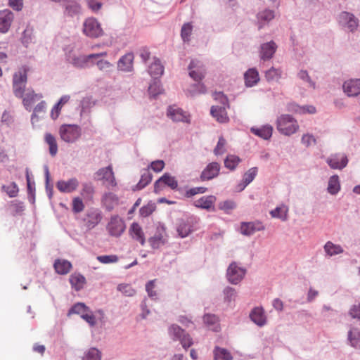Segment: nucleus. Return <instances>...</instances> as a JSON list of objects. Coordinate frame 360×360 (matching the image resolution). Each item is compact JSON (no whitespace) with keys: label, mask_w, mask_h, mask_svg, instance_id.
Returning a JSON list of instances; mask_svg holds the SVG:
<instances>
[{"label":"nucleus","mask_w":360,"mask_h":360,"mask_svg":"<svg viewBox=\"0 0 360 360\" xmlns=\"http://www.w3.org/2000/svg\"><path fill=\"white\" fill-rule=\"evenodd\" d=\"M300 127L297 121L290 115H281L277 118L276 129L283 135L290 136L295 134Z\"/></svg>","instance_id":"1"},{"label":"nucleus","mask_w":360,"mask_h":360,"mask_svg":"<svg viewBox=\"0 0 360 360\" xmlns=\"http://www.w3.org/2000/svg\"><path fill=\"white\" fill-rule=\"evenodd\" d=\"M214 98L219 99L222 105H213L211 108V115L220 123H226L229 118L226 112V108L229 107L227 98L221 93H215Z\"/></svg>","instance_id":"2"},{"label":"nucleus","mask_w":360,"mask_h":360,"mask_svg":"<svg viewBox=\"0 0 360 360\" xmlns=\"http://www.w3.org/2000/svg\"><path fill=\"white\" fill-rule=\"evenodd\" d=\"M58 132L60 139L66 143H75L82 135L81 128L77 124H62Z\"/></svg>","instance_id":"3"},{"label":"nucleus","mask_w":360,"mask_h":360,"mask_svg":"<svg viewBox=\"0 0 360 360\" xmlns=\"http://www.w3.org/2000/svg\"><path fill=\"white\" fill-rule=\"evenodd\" d=\"M168 332L174 340H179L180 342L184 349H187L193 345L192 337L178 325H171Z\"/></svg>","instance_id":"4"},{"label":"nucleus","mask_w":360,"mask_h":360,"mask_svg":"<svg viewBox=\"0 0 360 360\" xmlns=\"http://www.w3.org/2000/svg\"><path fill=\"white\" fill-rule=\"evenodd\" d=\"M97 180L102 181L103 184L108 188L117 186V181L112 165L99 169L96 173Z\"/></svg>","instance_id":"5"},{"label":"nucleus","mask_w":360,"mask_h":360,"mask_svg":"<svg viewBox=\"0 0 360 360\" xmlns=\"http://www.w3.org/2000/svg\"><path fill=\"white\" fill-rule=\"evenodd\" d=\"M84 34L91 38H98L103 35L101 24L94 18H89L83 24Z\"/></svg>","instance_id":"6"},{"label":"nucleus","mask_w":360,"mask_h":360,"mask_svg":"<svg viewBox=\"0 0 360 360\" xmlns=\"http://www.w3.org/2000/svg\"><path fill=\"white\" fill-rule=\"evenodd\" d=\"M189 76L196 82L201 81L205 76L206 68L202 61L192 60L188 65Z\"/></svg>","instance_id":"7"},{"label":"nucleus","mask_w":360,"mask_h":360,"mask_svg":"<svg viewBox=\"0 0 360 360\" xmlns=\"http://www.w3.org/2000/svg\"><path fill=\"white\" fill-rule=\"evenodd\" d=\"M106 229L112 236H120L125 230L124 221L119 216L111 217L107 224Z\"/></svg>","instance_id":"8"},{"label":"nucleus","mask_w":360,"mask_h":360,"mask_svg":"<svg viewBox=\"0 0 360 360\" xmlns=\"http://www.w3.org/2000/svg\"><path fill=\"white\" fill-rule=\"evenodd\" d=\"M164 186H167L171 189L175 190L178 187V181L174 176H171L168 173H165L155 182V193H159L162 190Z\"/></svg>","instance_id":"9"},{"label":"nucleus","mask_w":360,"mask_h":360,"mask_svg":"<svg viewBox=\"0 0 360 360\" xmlns=\"http://www.w3.org/2000/svg\"><path fill=\"white\" fill-rule=\"evenodd\" d=\"M245 271V269L239 267L236 262H232L227 269V278L232 284H237L243 279Z\"/></svg>","instance_id":"10"},{"label":"nucleus","mask_w":360,"mask_h":360,"mask_svg":"<svg viewBox=\"0 0 360 360\" xmlns=\"http://www.w3.org/2000/svg\"><path fill=\"white\" fill-rule=\"evenodd\" d=\"M106 55V52H103L101 53L89 54L88 56H79L77 57H74L72 58V63L76 68H86L93 64L92 59L98 58L101 56H105Z\"/></svg>","instance_id":"11"},{"label":"nucleus","mask_w":360,"mask_h":360,"mask_svg":"<svg viewBox=\"0 0 360 360\" xmlns=\"http://www.w3.org/2000/svg\"><path fill=\"white\" fill-rule=\"evenodd\" d=\"M220 168V165L216 162L208 164L200 174V181H210L217 177L219 174Z\"/></svg>","instance_id":"12"},{"label":"nucleus","mask_w":360,"mask_h":360,"mask_svg":"<svg viewBox=\"0 0 360 360\" xmlns=\"http://www.w3.org/2000/svg\"><path fill=\"white\" fill-rule=\"evenodd\" d=\"M79 185L77 178H71L68 180H60L56 183V188L61 193H70L78 188Z\"/></svg>","instance_id":"13"},{"label":"nucleus","mask_w":360,"mask_h":360,"mask_svg":"<svg viewBox=\"0 0 360 360\" xmlns=\"http://www.w3.org/2000/svg\"><path fill=\"white\" fill-rule=\"evenodd\" d=\"M102 218L101 212L98 209H93L88 211L84 221L88 229H92L101 222Z\"/></svg>","instance_id":"14"},{"label":"nucleus","mask_w":360,"mask_h":360,"mask_svg":"<svg viewBox=\"0 0 360 360\" xmlns=\"http://www.w3.org/2000/svg\"><path fill=\"white\" fill-rule=\"evenodd\" d=\"M167 115L174 122H190L189 115L176 106H169L167 109Z\"/></svg>","instance_id":"15"},{"label":"nucleus","mask_w":360,"mask_h":360,"mask_svg":"<svg viewBox=\"0 0 360 360\" xmlns=\"http://www.w3.org/2000/svg\"><path fill=\"white\" fill-rule=\"evenodd\" d=\"M14 18L13 13L9 10L0 11V32L6 33L12 24Z\"/></svg>","instance_id":"16"},{"label":"nucleus","mask_w":360,"mask_h":360,"mask_svg":"<svg viewBox=\"0 0 360 360\" xmlns=\"http://www.w3.org/2000/svg\"><path fill=\"white\" fill-rule=\"evenodd\" d=\"M326 162L330 168L333 169H342L347 166L348 160L347 156L344 154H335L328 158Z\"/></svg>","instance_id":"17"},{"label":"nucleus","mask_w":360,"mask_h":360,"mask_svg":"<svg viewBox=\"0 0 360 360\" xmlns=\"http://www.w3.org/2000/svg\"><path fill=\"white\" fill-rule=\"evenodd\" d=\"M195 223V219L193 218L181 221L177 227L179 235L181 238L188 236L193 231V226Z\"/></svg>","instance_id":"18"},{"label":"nucleus","mask_w":360,"mask_h":360,"mask_svg":"<svg viewBox=\"0 0 360 360\" xmlns=\"http://www.w3.org/2000/svg\"><path fill=\"white\" fill-rule=\"evenodd\" d=\"M264 226L260 221L243 222L240 225V232L245 236H250L256 231H262Z\"/></svg>","instance_id":"19"},{"label":"nucleus","mask_w":360,"mask_h":360,"mask_svg":"<svg viewBox=\"0 0 360 360\" xmlns=\"http://www.w3.org/2000/svg\"><path fill=\"white\" fill-rule=\"evenodd\" d=\"M345 93L348 96H355L360 94V79H350L343 84Z\"/></svg>","instance_id":"20"},{"label":"nucleus","mask_w":360,"mask_h":360,"mask_svg":"<svg viewBox=\"0 0 360 360\" xmlns=\"http://www.w3.org/2000/svg\"><path fill=\"white\" fill-rule=\"evenodd\" d=\"M216 197L214 195L203 196L194 202V205L198 208L207 210H214Z\"/></svg>","instance_id":"21"},{"label":"nucleus","mask_w":360,"mask_h":360,"mask_svg":"<svg viewBox=\"0 0 360 360\" xmlns=\"http://www.w3.org/2000/svg\"><path fill=\"white\" fill-rule=\"evenodd\" d=\"M277 49L276 43L271 41L261 45L260 57L262 60L271 59L275 53Z\"/></svg>","instance_id":"22"},{"label":"nucleus","mask_w":360,"mask_h":360,"mask_svg":"<svg viewBox=\"0 0 360 360\" xmlns=\"http://www.w3.org/2000/svg\"><path fill=\"white\" fill-rule=\"evenodd\" d=\"M339 18L341 22L346 23L347 25V27L352 32L355 30L358 27V20L352 13L342 12L340 13Z\"/></svg>","instance_id":"23"},{"label":"nucleus","mask_w":360,"mask_h":360,"mask_svg":"<svg viewBox=\"0 0 360 360\" xmlns=\"http://www.w3.org/2000/svg\"><path fill=\"white\" fill-rule=\"evenodd\" d=\"M134 55L129 53L122 56L118 61V68L122 71L129 72L133 69Z\"/></svg>","instance_id":"24"},{"label":"nucleus","mask_w":360,"mask_h":360,"mask_svg":"<svg viewBox=\"0 0 360 360\" xmlns=\"http://www.w3.org/2000/svg\"><path fill=\"white\" fill-rule=\"evenodd\" d=\"M130 234L133 239L139 242L141 245L145 244V236L141 226L136 222L132 223L129 229Z\"/></svg>","instance_id":"25"},{"label":"nucleus","mask_w":360,"mask_h":360,"mask_svg":"<svg viewBox=\"0 0 360 360\" xmlns=\"http://www.w3.org/2000/svg\"><path fill=\"white\" fill-rule=\"evenodd\" d=\"M250 131L255 135L267 140L272 136L273 127L269 124H266L260 128L252 127Z\"/></svg>","instance_id":"26"},{"label":"nucleus","mask_w":360,"mask_h":360,"mask_svg":"<svg viewBox=\"0 0 360 360\" xmlns=\"http://www.w3.org/2000/svg\"><path fill=\"white\" fill-rule=\"evenodd\" d=\"M251 320L259 326L265 325L266 319L262 308H255L250 314Z\"/></svg>","instance_id":"27"},{"label":"nucleus","mask_w":360,"mask_h":360,"mask_svg":"<svg viewBox=\"0 0 360 360\" xmlns=\"http://www.w3.org/2000/svg\"><path fill=\"white\" fill-rule=\"evenodd\" d=\"M53 266L56 273L60 275L68 274L72 269V264L70 262L60 259L55 261Z\"/></svg>","instance_id":"28"},{"label":"nucleus","mask_w":360,"mask_h":360,"mask_svg":"<svg viewBox=\"0 0 360 360\" xmlns=\"http://www.w3.org/2000/svg\"><path fill=\"white\" fill-rule=\"evenodd\" d=\"M42 98L41 94H36L34 91H29L22 97V102L25 108L31 110L33 104Z\"/></svg>","instance_id":"29"},{"label":"nucleus","mask_w":360,"mask_h":360,"mask_svg":"<svg viewBox=\"0 0 360 360\" xmlns=\"http://www.w3.org/2000/svg\"><path fill=\"white\" fill-rule=\"evenodd\" d=\"M25 210V205L22 202L19 200H13L10 202L8 206V212L12 217L21 215Z\"/></svg>","instance_id":"30"},{"label":"nucleus","mask_w":360,"mask_h":360,"mask_svg":"<svg viewBox=\"0 0 360 360\" xmlns=\"http://www.w3.org/2000/svg\"><path fill=\"white\" fill-rule=\"evenodd\" d=\"M275 17L274 12L272 10L265 9L257 14V21L259 29H261L265 24L268 23Z\"/></svg>","instance_id":"31"},{"label":"nucleus","mask_w":360,"mask_h":360,"mask_svg":"<svg viewBox=\"0 0 360 360\" xmlns=\"http://www.w3.org/2000/svg\"><path fill=\"white\" fill-rule=\"evenodd\" d=\"M72 287L77 291L82 289L86 283V278L80 274L75 273L70 276Z\"/></svg>","instance_id":"32"},{"label":"nucleus","mask_w":360,"mask_h":360,"mask_svg":"<svg viewBox=\"0 0 360 360\" xmlns=\"http://www.w3.org/2000/svg\"><path fill=\"white\" fill-rule=\"evenodd\" d=\"M245 84L248 86H252L259 80V73L255 68L249 69L245 74Z\"/></svg>","instance_id":"33"},{"label":"nucleus","mask_w":360,"mask_h":360,"mask_svg":"<svg viewBox=\"0 0 360 360\" xmlns=\"http://www.w3.org/2000/svg\"><path fill=\"white\" fill-rule=\"evenodd\" d=\"M28 68L25 66L20 68L13 76V83H20L26 85Z\"/></svg>","instance_id":"34"},{"label":"nucleus","mask_w":360,"mask_h":360,"mask_svg":"<svg viewBox=\"0 0 360 360\" xmlns=\"http://www.w3.org/2000/svg\"><path fill=\"white\" fill-rule=\"evenodd\" d=\"M164 72V67L158 59L155 58L154 61L149 66L148 72L153 77H160Z\"/></svg>","instance_id":"35"},{"label":"nucleus","mask_w":360,"mask_h":360,"mask_svg":"<svg viewBox=\"0 0 360 360\" xmlns=\"http://www.w3.org/2000/svg\"><path fill=\"white\" fill-rule=\"evenodd\" d=\"M323 248L326 255L330 257L341 254L344 252L343 248L340 245L334 244L331 241H328Z\"/></svg>","instance_id":"36"},{"label":"nucleus","mask_w":360,"mask_h":360,"mask_svg":"<svg viewBox=\"0 0 360 360\" xmlns=\"http://www.w3.org/2000/svg\"><path fill=\"white\" fill-rule=\"evenodd\" d=\"M288 207L282 205L270 212V214L274 218H278L282 221H286L288 219Z\"/></svg>","instance_id":"37"},{"label":"nucleus","mask_w":360,"mask_h":360,"mask_svg":"<svg viewBox=\"0 0 360 360\" xmlns=\"http://www.w3.org/2000/svg\"><path fill=\"white\" fill-rule=\"evenodd\" d=\"M214 360H232L231 353L224 348L216 347L214 349Z\"/></svg>","instance_id":"38"},{"label":"nucleus","mask_w":360,"mask_h":360,"mask_svg":"<svg viewBox=\"0 0 360 360\" xmlns=\"http://www.w3.org/2000/svg\"><path fill=\"white\" fill-rule=\"evenodd\" d=\"M95 193V189L92 184L84 183L80 192L81 195L86 200H91Z\"/></svg>","instance_id":"39"},{"label":"nucleus","mask_w":360,"mask_h":360,"mask_svg":"<svg viewBox=\"0 0 360 360\" xmlns=\"http://www.w3.org/2000/svg\"><path fill=\"white\" fill-rule=\"evenodd\" d=\"M1 190L6 193L10 198H15L18 195L19 188L15 182H10L6 185H3Z\"/></svg>","instance_id":"40"},{"label":"nucleus","mask_w":360,"mask_h":360,"mask_svg":"<svg viewBox=\"0 0 360 360\" xmlns=\"http://www.w3.org/2000/svg\"><path fill=\"white\" fill-rule=\"evenodd\" d=\"M204 323L212 330L217 331L219 329L218 318L214 314H205L203 316Z\"/></svg>","instance_id":"41"},{"label":"nucleus","mask_w":360,"mask_h":360,"mask_svg":"<svg viewBox=\"0 0 360 360\" xmlns=\"http://www.w3.org/2000/svg\"><path fill=\"white\" fill-rule=\"evenodd\" d=\"M340 189V184L339 181V177L338 175L332 176L328 181V191L332 194L335 195L339 192Z\"/></svg>","instance_id":"42"},{"label":"nucleus","mask_w":360,"mask_h":360,"mask_svg":"<svg viewBox=\"0 0 360 360\" xmlns=\"http://www.w3.org/2000/svg\"><path fill=\"white\" fill-rule=\"evenodd\" d=\"M45 141L49 146V153L52 156H55L58 152V145L56 138L49 133L45 134Z\"/></svg>","instance_id":"43"},{"label":"nucleus","mask_w":360,"mask_h":360,"mask_svg":"<svg viewBox=\"0 0 360 360\" xmlns=\"http://www.w3.org/2000/svg\"><path fill=\"white\" fill-rule=\"evenodd\" d=\"M166 238L161 234L158 233L149 239V243L153 249H158L164 245Z\"/></svg>","instance_id":"44"},{"label":"nucleus","mask_w":360,"mask_h":360,"mask_svg":"<svg viewBox=\"0 0 360 360\" xmlns=\"http://www.w3.org/2000/svg\"><path fill=\"white\" fill-rule=\"evenodd\" d=\"M257 174V167H252L249 169L243 175L242 188H245L250 182H252L256 176Z\"/></svg>","instance_id":"45"},{"label":"nucleus","mask_w":360,"mask_h":360,"mask_svg":"<svg viewBox=\"0 0 360 360\" xmlns=\"http://www.w3.org/2000/svg\"><path fill=\"white\" fill-rule=\"evenodd\" d=\"M348 340L352 347H360V332L357 329L354 328L349 330Z\"/></svg>","instance_id":"46"},{"label":"nucleus","mask_w":360,"mask_h":360,"mask_svg":"<svg viewBox=\"0 0 360 360\" xmlns=\"http://www.w3.org/2000/svg\"><path fill=\"white\" fill-rule=\"evenodd\" d=\"M89 311V308L86 306L84 303L78 302L75 304L69 311L68 315L71 314H77L80 315L82 318V316L86 314Z\"/></svg>","instance_id":"47"},{"label":"nucleus","mask_w":360,"mask_h":360,"mask_svg":"<svg viewBox=\"0 0 360 360\" xmlns=\"http://www.w3.org/2000/svg\"><path fill=\"white\" fill-rule=\"evenodd\" d=\"M240 162V159L239 157L234 155H229L224 160V166L231 170H233Z\"/></svg>","instance_id":"48"},{"label":"nucleus","mask_w":360,"mask_h":360,"mask_svg":"<svg viewBox=\"0 0 360 360\" xmlns=\"http://www.w3.org/2000/svg\"><path fill=\"white\" fill-rule=\"evenodd\" d=\"M281 74L282 71L280 69L271 68L265 72V77L269 82L278 80Z\"/></svg>","instance_id":"49"},{"label":"nucleus","mask_w":360,"mask_h":360,"mask_svg":"<svg viewBox=\"0 0 360 360\" xmlns=\"http://www.w3.org/2000/svg\"><path fill=\"white\" fill-rule=\"evenodd\" d=\"M103 202L109 208H112L114 204L118 202V198L112 193H107L103 197Z\"/></svg>","instance_id":"50"},{"label":"nucleus","mask_w":360,"mask_h":360,"mask_svg":"<svg viewBox=\"0 0 360 360\" xmlns=\"http://www.w3.org/2000/svg\"><path fill=\"white\" fill-rule=\"evenodd\" d=\"M193 31V26L191 23H185L183 25L181 30V36L184 41L190 40V36Z\"/></svg>","instance_id":"51"},{"label":"nucleus","mask_w":360,"mask_h":360,"mask_svg":"<svg viewBox=\"0 0 360 360\" xmlns=\"http://www.w3.org/2000/svg\"><path fill=\"white\" fill-rule=\"evenodd\" d=\"M46 108V103L44 101L39 103L34 108L33 114L32 115V122L34 123L38 120L37 114L44 112Z\"/></svg>","instance_id":"52"},{"label":"nucleus","mask_w":360,"mask_h":360,"mask_svg":"<svg viewBox=\"0 0 360 360\" xmlns=\"http://www.w3.org/2000/svg\"><path fill=\"white\" fill-rule=\"evenodd\" d=\"M72 211L75 213H79L84 209V204L79 197H75L72 202Z\"/></svg>","instance_id":"53"},{"label":"nucleus","mask_w":360,"mask_h":360,"mask_svg":"<svg viewBox=\"0 0 360 360\" xmlns=\"http://www.w3.org/2000/svg\"><path fill=\"white\" fill-rule=\"evenodd\" d=\"M148 92L153 97H155L158 95L162 94V89L159 82L155 81L148 87Z\"/></svg>","instance_id":"54"},{"label":"nucleus","mask_w":360,"mask_h":360,"mask_svg":"<svg viewBox=\"0 0 360 360\" xmlns=\"http://www.w3.org/2000/svg\"><path fill=\"white\" fill-rule=\"evenodd\" d=\"M117 290L126 296H133L136 293L135 290L129 284H120Z\"/></svg>","instance_id":"55"},{"label":"nucleus","mask_w":360,"mask_h":360,"mask_svg":"<svg viewBox=\"0 0 360 360\" xmlns=\"http://www.w3.org/2000/svg\"><path fill=\"white\" fill-rule=\"evenodd\" d=\"M226 144V140L222 136H221L219 139L217 146L214 150V153L216 155H220L224 154L226 152V148H225Z\"/></svg>","instance_id":"56"},{"label":"nucleus","mask_w":360,"mask_h":360,"mask_svg":"<svg viewBox=\"0 0 360 360\" xmlns=\"http://www.w3.org/2000/svg\"><path fill=\"white\" fill-rule=\"evenodd\" d=\"M65 10L69 15H74L80 12V6L77 2H72L66 6Z\"/></svg>","instance_id":"57"},{"label":"nucleus","mask_w":360,"mask_h":360,"mask_svg":"<svg viewBox=\"0 0 360 360\" xmlns=\"http://www.w3.org/2000/svg\"><path fill=\"white\" fill-rule=\"evenodd\" d=\"M236 203L233 200H226L221 202L219 204V208L226 213H229V212L233 210L236 207Z\"/></svg>","instance_id":"58"},{"label":"nucleus","mask_w":360,"mask_h":360,"mask_svg":"<svg viewBox=\"0 0 360 360\" xmlns=\"http://www.w3.org/2000/svg\"><path fill=\"white\" fill-rule=\"evenodd\" d=\"M97 259L103 264L115 263L118 261V257L115 255H101L97 257Z\"/></svg>","instance_id":"59"},{"label":"nucleus","mask_w":360,"mask_h":360,"mask_svg":"<svg viewBox=\"0 0 360 360\" xmlns=\"http://www.w3.org/2000/svg\"><path fill=\"white\" fill-rule=\"evenodd\" d=\"M207 190V188L206 187L202 186L191 188L186 191L185 196L186 198H191L199 193H204Z\"/></svg>","instance_id":"60"},{"label":"nucleus","mask_w":360,"mask_h":360,"mask_svg":"<svg viewBox=\"0 0 360 360\" xmlns=\"http://www.w3.org/2000/svg\"><path fill=\"white\" fill-rule=\"evenodd\" d=\"M25 85L20 83H13V90L15 96L22 98L24 96Z\"/></svg>","instance_id":"61"},{"label":"nucleus","mask_w":360,"mask_h":360,"mask_svg":"<svg viewBox=\"0 0 360 360\" xmlns=\"http://www.w3.org/2000/svg\"><path fill=\"white\" fill-rule=\"evenodd\" d=\"M207 92L206 86L202 83H198L193 86V89L191 93L192 96L196 94H204Z\"/></svg>","instance_id":"62"},{"label":"nucleus","mask_w":360,"mask_h":360,"mask_svg":"<svg viewBox=\"0 0 360 360\" xmlns=\"http://www.w3.org/2000/svg\"><path fill=\"white\" fill-rule=\"evenodd\" d=\"M87 360H101V352L96 348H91L86 354Z\"/></svg>","instance_id":"63"},{"label":"nucleus","mask_w":360,"mask_h":360,"mask_svg":"<svg viewBox=\"0 0 360 360\" xmlns=\"http://www.w3.org/2000/svg\"><path fill=\"white\" fill-rule=\"evenodd\" d=\"M224 298L228 302H231V300H234L236 297V292L235 289L227 287L224 290Z\"/></svg>","instance_id":"64"}]
</instances>
